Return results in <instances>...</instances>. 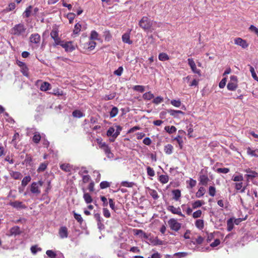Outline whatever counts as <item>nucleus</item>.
<instances>
[{
	"instance_id": "nucleus-37",
	"label": "nucleus",
	"mask_w": 258,
	"mask_h": 258,
	"mask_svg": "<svg viewBox=\"0 0 258 258\" xmlns=\"http://www.w3.org/2000/svg\"><path fill=\"white\" fill-rule=\"evenodd\" d=\"M83 198L86 203H91L92 202V199L91 196L88 193H84Z\"/></svg>"
},
{
	"instance_id": "nucleus-57",
	"label": "nucleus",
	"mask_w": 258,
	"mask_h": 258,
	"mask_svg": "<svg viewBox=\"0 0 258 258\" xmlns=\"http://www.w3.org/2000/svg\"><path fill=\"white\" fill-rule=\"evenodd\" d=\"M202 214V211L200 210H197V211L194 212V213L192 214V217L194 218H200L201 217Z\"/></svg>"
},
{
	"instance_id": "nucleus-40",
	"label": "nucleus",
	"mask_w": 258,
	"mask_h": 258,
	"mask_svg": "<svg viewBox=\"0 0 258 258\" xmlns=\"http://www.w3.org/2000/svg\"><path fill=\"white\" fill-rule=\"evenodd\" d=\"M118 112V108L116 107H113L110 112V117L112 118L115 117L117 114Z\"/></svg>"
},
{
	"instance_id": "nucleus-27",
	"label": "nucleus",
	"mask_w": 258,
	"mask_h": 258,
	"mask_svg": "<svg viewBox=\"0 0 258 258\" xmlns=\"http://www.w3.org/2000/svg\"><path fill=\"white\" fill-rule=\"evenodd\" d=\"M196 227L200 230H202L204 226V221L202 219L197 220L195 222Z\"/></svg>"
},
{
	"instance_id": "nucleus-59",
	"label": "nucleus",
	"mask_w": 258,
	"mask_h": 258,
	"mask_svg": "<svg viewBox=\"0 0 258 258\" xmlns=\"http://www.w3.org/2000/svg\"><path fill=\"white\" fill-rule=\"evenodd\" d=\"M134 183L132 182L122 181L121 183V185L123 186L131 187H133Z\"/></svg>"
},
{
	"instance_id": "nucleus-62",
	"label": "nucleus",
	"mask_w": 258,
	"mask_h": 258,
	"mask_svg": "<svg viewBox=\"0 0 258 258\" xmlns=\"http://www.w3.org/2000/svg\"><path fill=\"white\" fill-rule=\"evenodd\" d=\"M41 248L40 247H38L36 245L32 246L31 247V251L32 253H33V254H36L37 251H41Z\"/></svg>"
},
{
	"instance_id": "nucleus-64",
	"label": "nucleus",
	"mask_w": 258,
	"mask_h": 258,
	"mask_svg": "<svg viewBox=\"0 0 258 258\" xmlns=\"http://www.w3.org/2000/svg\"><path fill=\"white\" fill-rule=\"evenodd\" d=\"M249 29L251 31L253 32L254 33H255V34H256L257 36H258V29L256 27H255L253 25H251L249 27Z\"/></svg>"
},
{
	"instance_id": "nucleus-60",
	"label": "nucleus",
	"mask_w": 258,
	"mask_h": 258,
	"mask_svg": "<svg viewBox=\"0 0 258 258\" xmlns=\"http://www.w3.org/2000/svg\"><path fill=\"white\" fill-rule=\"evenodd\" d=\"M147 172L148 175L150 176H154L155 175L154 170L149 166L147 168Z\"/></svg>"
},
{
	"instance_id": "nucleus-28",
	"label": "nucleus",
	"mask_w": 258,
	"mask_h": 258,
	"mask_svg": "<svg viewBox=\"0 0 258 258\" xmlns=\"http://www.w3.org/2000/svg\"><path fill=\"white\" fill-rule=\"evenodd\" d=\"M158 58L161 61H165L169 59V56L166 53H160L159 54Z\"/></svg>"
},
{
	"instance_id": "nucleus-29",
	"label": "nucleus",
	"mask_w": 258,
	"mask_h": 258,
	"mask_svg": "<svg viewBox=\"0 0 258 258\" xmlns=\"http://www.w3.org/2000/svg\"><path fill=\"white\" fill-rule=\"evenodd\" d=\"M159 181L163 184L166 183L169 180V177L167 175H161L159 176Z\"/></svg>"
},
{
	"instance_id": "nucleus-14",
	"label": "nucleus",
	"mask_w": 258,
	"mask_h": 258,
	"mask_svg": "<svg viewBox=\"0 0 258 258\" xmlns=\"http://www.w3.org/2000/svg\"><path fill=\"white\" fill-rule=\"evenodd\" d=\"M210 181V179L208 176L206 174H200L199 176V184H201L203 185H207L208 182Z\"/></svg>"
},
{
	"instance_id": "nucleus-2",
	"label": "nucleus",
	"mask_w": 258,
	"mask_h": 258,
	"mask_svg": "<svg viewBox=\"0 0 258 258\" xmlns=\"http://www.w3.org/2000/svg\"><path fill=\"white\" fill-rule=\"evenodd\" d=\"M26 27L22 23L15 25L11 30L10 33L11 34L17 36H25L26 33Z\"/></svg>"
},
{
	"instance_id": "nucleus-36",
	"label": "nucleus",
	"mask_w": 258,
	"mask_h": 258,
	"mask_svg": "<svg viewBox=\"0 0 258 258\" xmlns=\"http://www.w3.org/2000/svg\"><path fill=\"white\" fill-rule=\"evenodd\" d=\"M164 130L169 134H172L176 131V128L174 126H166L165 127Z\"/></svg>"
},
{
	"instance_id": "nucleus-6",
	"label": "nucleus",
	"mask_w": 258,
	"mask_h": 258,
	"mask_svg": "<svg viewBox=\"0 0 258 258\" xmlns=\"http://www.w3.org/2000/svg\"><path fill=\"white\" fill-rule=\"evenodd\" d=\"M59 45L67 52H72L75 49V46L73 44L72 41L64 42L62 41Z\"/></svg>"
},
{
	"instance_id": "nucleus-42",
	"label": "nucleus",
	"mask_w": 258,
	"mask_h": 258,
	"mask_svg": "<svg viewBox=\"0 0 258 258\" xmlns=\"http://www.w3.org/2000/svg\"><path fill=\"white\" fill-rule=\"evenodd\" d=\"M73 116L75 117L81 118L84 116V114L81 111L76 110L73 112Z\"/></svg>"
},
{
	"instance_id": "nucleus-5",
	"label": "nucleus",
	"mask_w": 258,
	"mask_h": 258,
	"mask_svg": "<svg viewBox=\"0 0 258 258\" xmlns=\"http://www.w3.org/2000/svg\"><path fill=\"white\" fill-rule=\"evenodd\" d=\"M237 78L235 76H231L229 82L227 84V89L230 91H234L237 88Z\"/></svg>"
},
{
	"instance_id": "nucleus-52",
	"label": "nucleus",
	"mask_w": 258,
	"mask_h": 258,
	"mask_svg": "<svg viewBox=\"0 0 258 258\" xmlns=\"http://www.w3.org/2000/svg\"><path fill=\"white\" fill-rule=\"evenodd\" d=\"M171 104L176 107H179L180 106L181 103L179 99L178 100H172L170 102Z\"/></svg>"
},
{
	"instance_id": "nucleus-19",
	"label": "nucleus",
	"mask_w": 258,
	"mask_h": 258,
	"mask_svg": "<svg viewBox=\"0 0 258 258\" xmlns=\"http://www.w3.org/2000/svg\"><path fill=\"white\" fill-rule=\"evenodd\" d=\"M247 174L245 175V176L247 178V181L249 179H252L253 178L256 177L257 175V173L253 171L250 170L249 169L246 170Z\"/></svg>"
},
{
	"instance_id": "nucleus-30",
	"label": "nucleus",
	"mask_w": 258,
	"mask_h": 258,
	"mask_svg": "<svg viewBox=\"0 0 258 258\" xmlns=\"http://www.w3.org/2000/svg\"><path fill=\"white\" fill-rule=\"evenodd\" d=\"M173 146L170 144L166 145L164 147L165 152L168 155L171 154L172 153Z\"/></svg>"
},
{
	"instance_id": "nucleus-48",
	"label": "nucleus",
	"mask_w": 258,
	"mask_h": 258,
	"mask_svg": "<svg viewBox=\"0 0 258 258\" xmlns=\"http://www.w3.org/2000/svg\"><path fill=\"white\" fill-rule=\"evenodd\" d=\"M133 89L135 91L142 93L145 91V87L142 85H136L134 86Z\"/></svg>"
},
{
	"instance_id": "nucleus-11",
	"label": "nucleus",
	"mask_w": 258,
	"mask_h": 258,
	"mask_svg": "<svg viewBox=\"0 0 258 258\" xmlns=\"http://www.w3.org/2000/svg\"><path fill=\"white\" fill-rule=\"evenodd\" d=\"M58 234L61 239L67 238L68 236V228L66 226H61L59 229Z\"/></svg>"
},
{
	"instance_id": "nucleus-20",
	"label": "nucleus",
	"mask_w": 258,
	"mask_h": 258,
	"mask_svg": "<svg viewBox=\"0 0 258 258\" xmlns=\"http://www.w3.org/2000/svg\"><path fill=\"white\" fill-rule=\"evenodd\" d=\"M135 234L137 235H139L141 238H144L145 239H147L149 237L148 235L144 232L142 230L140 229H136L135 230Z\"/></svg>"
},
{
	"instance_id": "nucleus-51",
	"label": "nucleus",
	"mask_w": 258,
	"mask_h": 258,
	"mask_svg": "<svg viewBox=\"0 0 258 258\" xmlns=\"http://www.w3.org/2000/svg\"><path fill=\"white\" fill-rule=\"evenodd\" d=\"M11 176H12V177L13 178H14L15 179H20L22 176V175L21 174V173H20L19 172H16H16H13L11 173Z\"/></svg>"
},
{
	"instance_id": "nucleus-8",
	"label": "nucleus",
	"mask_w": 258,
	"mask_h": 258,
	"mask_svg": "<svg viewBox=\"0 0 258 258\" xmlns=\"http://www.w3.org/2000/svg\"><path fill=\"white\" fill-rule=\"evenodd\" d=\"M100 148L103 150L108 158H112L114 156L111 153L110 148L105 143L100 144Z\"/></svg>"
},
{
	"instance_id": "nucleus-7",
	"label": "nucleus",
	"mask_w": 258,
	"mask_h": 258,
	"mask_svg": "<svg viewBox=\"0 0 258 258\" xmlns=\"http://www.w3.org/2000/svg\"><path fill=\"white\" fill-rule=\"evenodd\" d=\"M188 64L190 66L192 72L194 73L197 74L199 76H201V70L198 69L196 64L192 58H188L187 59Z\"/></svg>"
},
{
	"instance_id": "nucleus-13",
	"label": "nucleus",
	"mask_w": 258,
	"mask_h": 258,
	"mask_svg": "<svg viewBox=\"0 0 258 258\" xmlns=\"http://www.w3.org/2000/svg\"><path fill=\"white\" fill-rule=\"evenodd\" d=\"M29 39L30 42L38 44L40 42L41 37L38 33H34L31 35Z\"/></svg>"
},
{
	"instance_id": "nucleus-10",
	"label": "nucleus",
	"mask_w": 258,
	"mask_h": 258,
	"mask_svg": "<svg viewBox=\"0 0 258 258\" xmlns=\"http://www.w3.org/2000/svg\"><path fill=\"white\" fill-rule=\"evenodd\" d=\"M167 210L173 214H177L184 217V215L182 214L181 209L179 207L175 208L173 206H169L167 207Z\"/></svg>"
},
{
	"instance_id": "nucleus-63",
	"label": "nucleus",
	"mask_w": 258,
	"mask_h": 258,
	"mask_svg": "<svg viewBox=\"0 0 258 258\" xmlns=\"http://www.w3.org/2000/svg\"><path fill=\"white\" fill-rule=\"evenodd\" d=\"M46 254L51 258H54L56 256V253L51 250H48L46 252Z\"/></svg>"
},
{
	"instance_id": "nucleus-22",
	"label": "nucleus",
	"mask_w": 258,
	"mask_h": 258,
	"mask_svg": "<svg viewBox=\"0 0 258 258\" xmlns=\"http://www.w3.org/2000/svg\"><path fill=\"white\" fill-rule=\"evenodd\" d=\"M122 41L128 44H131L133 42L130 40V34L126 33L122 36Z\"/></svg>"
},
{
	"instance_id": "nucleus-35",
	"label": "nucleus",
	"mask_w": 258,
	"mask_h": 258,
	"mask_svg": "<svg viewBox=\"0 0 258 258\" xmlns=\"http://www.w3.org/2000/svg\"><path fill=\"white\" fill-rule=\"evenodd\" d=\"M60 167L66 172H70L72 169L71 166L69 164H63L60 165Z\"/></svg>"
},
{
	"instance_id": "nucleus-49",
	"label": "nucleus",
	"mask_w": 258,
	"mask_h": 258,
	"mask_svg": "<svg viewBox=\"0 0 258 258\" xmlns=\"http://www.w3.org/2000/svg\"><path fill=\"white\" fill-rule=\"evenodd\" d=\"M74 213V216L75 219L80 224H81L83 221V218L80 214H77L75 213V212H73Z\"/></svg>"
},
{
	"instance_id": "nucleus-43",
	"label": "nucleus",
	"mask_w": 258,
	"mask_h": 258,
	"mask_svg": "<svg viewBox=\"0 0 258 258\" xmlns=\"http://www.w3.org/2000/svg\"><path fill=\"white\" fill-rule=\"evenodd\" d=\"M115 127L116 128H115V132L114 133V137L117 138L122 130V127L118 125H116Z\"/></svg>"
},
{
	"instance_id": "nucleus-41",
	"label": "nucleus",
	"mask_w": 258,
	"mask_h": 258,
	"mask_svg": "<svg viewBox=\"0 0 258 258\" xmlns=\"http://www.w3.org/2000/svg\"><path fill=\"white\" fill-rule=\"evenodd\" d=\"M31 178L30 176H27L23 178L22 180V185L23 186H26V185L31 181Z\"/></svg>"
},
{
	"instance_id": "nucleus-17",
	"label": "nucleus",
	"mask_w": 258,
	"mask_h": 258,
	"mask_svg": "<svg viewBox=\"0 0 258 258\" xmlns=\"http://www.w3.org/2000/svg\"><path fill=\"white\" fill-rule=\"evenodd\" d=\"M243 186V183L242 182H237L235 183V188L237 190L239 191L241 193L245 192L246 186Z\"/></svg>"
},
{
	"instance_id": "nucleus-12",
	"label": "nucleus",
	"mask_w": 258,
	"mask_h": 258,
	"mask_svg": "<svg viewBox=\"0 0 258 258\" xmlns=\"http://www.w3.org/2000/svg\"><path fill=\"white\" fill-rule=\"evenodd\" d=\"M234 43L237 45L241 46L243 48H245L248 46L246 41L241 38H235L234 39Z\"/></svg>"
},
{
	"instance_id": "nucleus-46",
	"label": "nucleus",
	"mask_w": 258,
	"mask_h": 258,
	"mask_svg": "<svg viewBox=\"0 0 258 258\" xmlns=\"http://www.w3.org/2000/svg\"><path fill=\"white\" fill-rule=\"evenodd\" d=\"M40 139H41V136H40V134L38 133H35L33 137V142L34 143L37 144L39 142Z\"/></svg>"
},
{
	"instance_id": "nucleus-53",
	"label": "nucleus",
	"mask_w": 258,
	"mask_h": 258,
	"mask_svg": "<svg viewBox=\"0 0 258 258\" xmlns=\"http://www.w3.org/2000/svg\"><path fill=\"white\" fill-rule=\"evenodd\" d=\"M163 101V98L161 96H158L154 98L153 100V103L155 104H159Z\"/></svg>"
},
{
	"instance_id": "nucleus-38",
	"label": "nucleus",
	"mask_w": 258,
	"mask_h": 258,
	"mask_svg": "<svg viewBox=\"0 0 258 258\" xmlns=\"http://www.w3.org/2000/svg\"><path fill=\"white\" fill-rule=\"evenodd\" d=\"M115 132L114 127H110L107 131L106 135L108 137H114V133Z\"/></svg>"
},
{
	"instance_id": "nucleus-26",
	"label": "nucleus",
	"mask_w": 258,
	"mask_h": 258,
	"mask_svg": "<svg viewBox=\"0 0 258 258\" xmlns=\"http://www.w3.org/2000/svg\"><path fill=\"white\" fill-rule=\"evenodd\" d=\"M154 96L153 94H152L150 91L144 93L143 95V99L148 101L151 100L154 98Z\"/></svg>"
},
{
	"instance_id": "nucleus-44",
	"label": "nucleus",
	"mask_w": 258,
	"mask_h": 258,
	"mask_svg": "<svg viewBox=\"0 0 258 258\" xmlns=\"http://www.w3.org/2000/svg\"><path fill=\"white\" fill-rule=\"evenodd\" d=\"M216 188L213 186H210L209 187V194L211 197H214L216 195Z\"/></svg>"
},
{
	"instance_id": "nucleus-47",
	"label": "nucleus",
	"mask_w": 258,
	"mask_h": 258,
	"mask_svg": "<svg viewBox=\"0 0 258 258\" xmlns=\"http://www.w3.org/2000/svg\"><path fill=\"white\" fill-rule=\"evenodd\" d=\"M98 33L95 31H92L90 37V39L94 40L98 39Z\"/></svg>"
},
{
	"instance_id": "nucleus-55",
	"label": "nucleus",
	"mask_w": 258,
	"mask_h": 258,
	"mask_svg": "<svg viewBox=\"0 0 258 258\" xmlns=\"http://www.w3.org/2000/svg\"><path fill=\"white\" fill-rule=\"evenodd\" d=\"M232 180L234 181L241 182L243 180V177L242 175H234Z\"/></svg>"
},
{
	"instance_id": "nucleus-3",
	"label": "nucleus",
	"mask_w": 258,
	"mask_h": 258,
	"mask_svg": "<svg viewBox=\"0 0 258 258\" xmlns=\"http://www.w3.org/2000/svg\"><path fill=\"white\" fill-rule=\"evenodd\" d=\"M43 184V182L42 180L32 182L30 186L31 192L35 196L39 195L41 193L40 187Z\"/></svg>"
},
{
	"instance_id": "nucleus-33",
	"label": "nucleus",
	"mask_w": 258,
	"mask_h": 258,
	"mask_svg": "<svg viewBox=\"0 0 258 258\" xmlns=\"http://www.w3.org/2000/svg\"><path fill=\"white\" fill-rule=\"evenodd\" d=\"M204 204V202L203 201L197 200L192 204V206L194 209H196L201 207Z\"/></svg>"
},
{
	"instance_id": "nucleus-45",
	"label": "nucleus",
	"mask_w": 258,
	"mask_h": 258,
	"mask_svg": "<svg viewBox=\"0 0 258 258\" xmlns=\"http://www.w3.org/2000/svg\"><path fill=\"white\" fill-rule=\"evenodd\" d=\"M47 166V163H41L40 165V166H39V167L37 169V171L38 172H41L44 171L46 169Z\"/></svg>"
},
{
	"instance_id": "nucleus-34",
	"label": "nucleus",
	"mask_w": 258,
	"mask_h": 258,
	"mask_svg": "<svg viewBox=\"0 0 258 258\" xmlns=\"http://www.w3.org/2000/svg\"><path fill=\"white\" fill-rule=\"evenodd\" d=\"M32 9V7L31 6H29L26 8V10L23 13V16L24 17L28 18L30 16L31 14V10Z\"/></svg>"
},
{
	"instance_id": "nucleus-61",
	"label": "nucleus",
	"mask_w": 258,
	"mask_h": 258,
	"mask_svg": "<svg viewBox=\"0 0 258 258\" xmlns=\"http://www.w3.org/2000/svg\"><path fill=\"white\" fill-rule=\"evenodd\" d=\"M218 173H227L229 172V169L227 168H219L217 169Z\"/></svg>"
},
{
	"instance_id": "nucleus-9",
	"label": "nucleus",
	"mask_w": 258,
	"mask_h": 258,
	"mask_svg": "<svg viewBox=\"0 0 258 258\" xmlns=\"http://www.w3.org/2000/svg\"><path fill=\"white\" fill-rule=\"evenodd\" d=\"M51 38L54 40L55 44L54 45H59L62 41L58 37V33L57 30H53L50 33Z\"/></svg>"
},
{
	"instance_id": "nucleus-58",
	"label": "nucleus",
	"mask_w": 258,
	"mask_h": 258,
	"mask_svg": "<svg viewBox=\"0 0 258 258\" xmlns=\"http://www.w3.org/2000/svg\"><path fill=\"white\" fill-rule=\"evenodd\" d=\"M174 140L177 141V142L178 143V144L180 147V148L181 149L182 148V143H183V141H182L181 137H180V136H178L174 139Z\"/></svg>"
},
{
	"instance_id": "nucleus-16",
	"label": "nucleus",
	"mask_w": 258,
	"mask_h": 258,
	"mask_svg": "<svg viewBox=\"0 0 258 258\" xmlns=\"http://www.w3.org/2000/svg\"><path fill=\"white\" fill-rule=\"evenodd\" d=\"M9 205L17 209H25L26 208V207L22 203V202L20 201L10 202Z\"/></svg>"
},
{
	"instance_id": "nucleus-25",
	"label": "nucleus",
	"mask_w": 258,
	"mask_h": 258,
	"mask_svg": "<svg viewBox=\"0 0 258 258\" xmlns=\"http://www.w3.org/2000/svg\"><path fill=\"white\" fill-rule=\"evenodd\" d=\"M50 89V84L46 82H43L40 87V89L42 91H46Z\"/></svg>"
},
{
	"instance_id": "nucleus-56",
	"label": "nucleus",
	"mask_w": 258,
	"mask_h": 258,
	"mask_svg": "<svg viewBox=\"0 0 258 258\" xmlns=\"http://www.w3.org/2000/svg\"><path fill=\"white\" fill-rule=\"evenodd\" d=\"M110 183L106 181H102L100 184V186L101 189H104L110 186Z\"/></svg>"
},
{
	"instance_id": "nucleus-4",
	"label": "nucleus",
	"mask_w": 258,
	"mask_h": 258,
	"mask_svg": "<svg viewBox=\"0 0 258 258\" xmlns=\"http://www.w3.org/2000/svg\"><path fill=\"white\" fill-rule=\"evenodd\" d=\"M168 224L170 228L174 231H177L180 228L181 224L178 222L177 220L174 218L169 219L168 221Z\"/></svg>"
},
{
	"instance_id": "nucleus-39",
	"label": "nucleus",
	"mask_w": 258,
	"mask_h": 258,
	"mask_svg": "<svg viewBox=\"0 0 258 258\" xmlns=\"http://www.w3.org/2000/svg\"><path fill=\"white\" fill-rule=\"evenodd\" d=\"M149 194L155 200L157 199L159 197L158 193L155 190L150 189L149 190Z\"/></svg>"
},
{
	"instance_id": "nucleus-24",
	"label": "nucleus",
	"mask_w": 258,
	"mask_h": 258,
	"mask_svg": "<svg viewBox=\"0 0 258 258\" xmlns=\"http://www.w3.org/2000/svg\"><path fill=\"white\" fill-rule=\"evenodd\" d=\"M205 188L204 187L201 186L199 188L198 191L196 192V196L198 198H200L205 195Z\"/></svg>"
},
{
	"instance_id": "nucleus-50",
	"label": "nucleus",
	"mask_w": 258,
	"mask_h": 258,
	"mask_svg": "<svg viewBox=\"0 0 258 258\" xmlns=\"http://www.w3.org/2000/svg\"><path fill=\"white\" fill-rule=\"evenodd\" d=\"M251 74V76L252 77V78L256 81H258V77L256 74V73L255 72V70L253 68V67H252V66H250V70H249Z\"/></svg>"
},
{
	"instance_id": "nucleus-23",
	"label": "nucleus",
	"mask_w": 258,
	"mask_h": 258,
	"mask_svg": "<svg viewBox=\"0 0 258 258\" xmlns=\"http://www.w3.org/2000/svg\"><path fill=\"white\" fill-rule=\"evenodd\" d=\"M21 231L19 227L14 226L10 229V235H16L20 234Z\"/></svg>"
},
{
	"instance_id": "nucleus-31",
	"label": "nucleus",
	"mask_w": 258,
	"mask_h": 258,
	"mask_svg": "<svg viewBox=\"0 0 258 258\" xmlns=\"http://www.w3.org/2000/svg\"><path fill=\"white\" fill-rule=\"evenodd\" d=\"M227 230L228 231H231L233 228L234 224H233V220L232 218H230L228 220L227 222Z\"/></svg>"
},
{
	"instance_id": "nucleus-21",
	"label": "nucleus",
	"mask_w": 258,
	"mask_h": 258,
	"mask_svg": "<svg viewBox=\"0 0 258 258\" xmlns=\"http://www.w3.org/2000/svg\"><path fill=\"white\" fill-rule=\"evenodd\" d=\"M167 112L170 114L171 116L174 117H178V115L179 114H184V112L180 110H175L173 109H168L167 110Z\"/></svg>"
},
{
	"instance_id": "nucleus-54",
	"label": "nucleus",
	"mask_w": 258,
	"mask_h": 258,
	"mask_svg": "<svg viewBox=\"0 0 258 258\" xmlns=\"http://www.w3.org/2000/svg\"><path fill=\"white\" fill-rule=\"evenodd\" d=\"M81 29V24L79 23H77L75 26L74 30L73 31L74 33L76 34H78L80 32Z\"/></svg>"
},
{
	"instance_id": "nucleus-18",
	"label": "nucleus",
	"mask_w": 258,
	"mask_h": 258,
	"mask_svg": "<svg viewBox=\"0 0 258 258\" xmlns=\"http://www.w3.org/2000/svg\"><path fill=\"white\" fill-rule=\"evenodd\" d=\"M246 152L248 155L251 156L258 157V149L253 150L250 147L246 148Z\"/></svg>"
},
{
	"instance_id": "nucleus-32",
	"label": "nucleus",
	"mask_w": 258,
	"mask_h": 258,
	"mask_svg": "<svg viewBox=\"0 0 258 258\" xmlns=\"http://www.w3.org/2000/svg\"><path fill=\"white\" fill-rule=\"evenodd\" d=\"M172 193L174 196L173 199L176 201H178L181 196L180 191L179 189H175L172 191Z\"/></svg>"
},
{
	"instance_id": "nucleus-15",
	"label": "nucleus",
	"mask_w": 258,
	"mask_h": 258,
	"mask_svg": "<svg viewBox=\"0 0 258 258\" xmlns=\"http://www.w3.org/2000/svg\"><path fill=\"white\" fill-rule=\"evenodd\" d=\"M96 42L92 40L89 39L88 42L83 44L84 48L86 49H89L90 50L93 49L96 46Z\"/></svg>"
},
{
	"instance_id": "nucleus-1",
	"label": "nucleus",
	"mask_w": 258,
	"mask_h": 258,
	"mask_svg": "<svg viewBox=\"0 0 258 258\" xmlns=\"http://www.w3.org/2000/svg\"><path fill=\"white\" fill-rule=\"evenodd\" d=\"M154 24H157V23L151 21L146 17H143L139 23V26L144 30H150V31L155 29L153 26Z\"/></svg>"
}]
</instances>
